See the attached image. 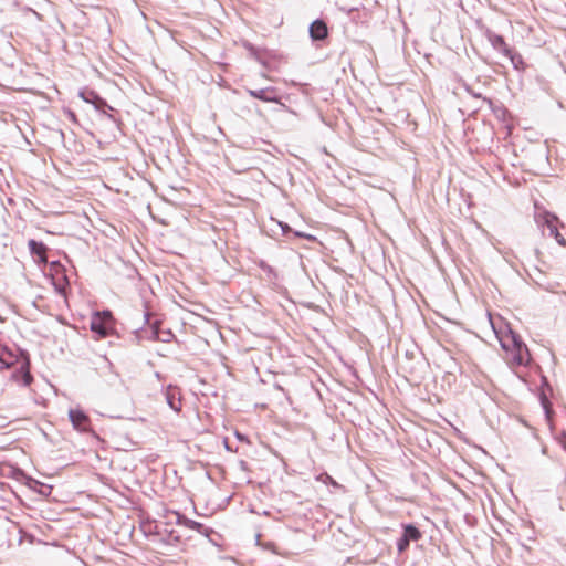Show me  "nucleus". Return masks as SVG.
<instances>
[{
	"label": "nucleus",
	"instance_id": "1",
	"mask_svg": "<svg viewBox=\"0 0 566 566\" xmlns=\"http://www.w3.org/2000/svg\"><path fill=\"white\" fill-rule=\"evenodd\" d=\"M499 340L505 352L512 353L511 365L523 366L528 363V348L517 333L509 329L504 335L499 337Z\"/></svg>",
	"mask_w": 566,
	"mask_h": 566
},
{
	"label": "nucleus",
	"instance_id": "2",
	"mask_svg": "<svg viewBox=\"0 0 566 566\" xmlns=\"http://www.w3.org/2000/svg\"><path fill=\"white\" fill-rule=\"evenodd\" d=\"M534 220L544 235L547 231V234L553 237L559 245L566 247V239L559 232V227H563V223L556 214L546 210H537Z\"/></svg>",
	"mask_w": 566,
	"mask_h": 566
},
{
	"label": "nucleus",
	"instance_id": "3",
	"mask_svg": "<svg viewBox=\"0 0 566 566\" xmlns=\"http://www.w3.org/2000/svg\"><path fill=\"white\" fill-rule=\"evenodd\" d=\"M91 331L99 338L107 337L113 332V316L109 311L97 312L91 319Z\"/></svg>",
	"mask_w": 566,
	"mask_h": 566
},
{
	"label": "nucleus",
	"instance_id": "4",
	"mask_svg": "<svg viewBox=\"0 0 566 566\" xmlns=\"http://www.w3.org/2000/svg\"><path fill=\"white\" fill-rule=\"evenodd\" d=\"M172 515L175 516V524L178 526H184L185 528L195 531L206 537H209L210 534L213 533L212 528L203 525L202 523L190 520L179 512H174Z\"/></svg>",
	"mask_w": 566,
	"mask_h": 566
},
{
	"label": "nucleus",
	"instance_id": "5",
	"mask_svg": "<svg viewBox=\"0 0 566 566\" xmlns=\"http://www.w3.org/2000/svg\"><path fill=\"white\" fill-rule=\"evenodd\" d=\"M69 418L73 428L81 432H88L91 430V419L81 409H70Z\"/></svg>",
	"mask_w": 566,
	"mask_h": 566
},
{
	"label": "nucleus",
	"instance_id": "6",
	"mask_svg": "<svg viewBox=\"0 0 566 566\" xmlns=\"http://www.w3.org/2000/svg\"><path fill=\"white\" fill-rule=\"evenodd\" d=\"M144 317H145V321L150 325L151 331H153V336L155 339L164 342V343H169L174 338V334L169 329L168 331L159 329V325H160L159 321L156 319L154 322H150V313L149 312H145Z\"/></svg>",
	"mask_w": 566,
	"mask_h": 566
},
{
	"label": "nucleus",
	"instance_id": "7",
	"mask_svg": "<svg viewBox=\"0 0 566 566\" xmlns=\"http://www.w3.org/2000/svg\"><path fill=\"white\" fill-rule=\"evenodd\" d=\"M12 379L21 382L23 386L28 387L33 381V377L30 373V363L25 360L21 364V366L13 373Z\"/></svg>",
	"mask_w": 566,
	"mask_h": 566
},
{
	"label": "nucleus",
	"instance_id": "8",
	"mask_svg": "<svg viewBox=\"0 0 566 566\" xmlns=\"http://www.w3.org/2000/svg\"><path fill=\"white\" fill-rule=\"evenodd\" d=\"M486 38L494 50L502 53L503 55L511 54V48L506 44L502 35H499L492 31H488Z\"/></svg>",
	"mask_w": 566,
	"mask_h": 566
},
{
	"label": "nucleus",
	"instance_id": "9",
	"mask_svg": "<svg viewBox=\"0 0 566 566\" xmlns=\"http://www.w3.org/2000/svg\"><path fill=\"white\" fill-rule=\"evenodd\" d=\"M327 35H328L327 25L323 20L317 19L311 23L310 36L312 38V40L321 41V40H324L325 38H327Z\"/></svg>",
	"mask_w": 566,
	"mask_h": 566
},
{
	"label": "nucleus",
	"instance_id": "10",
	"mask_svg": "<svg viewBox=\"0 0 566 566\" xmlns=\"http://www.w3.org/2000/svg\"><path fill=\"white\" fill-rule=\"evenodd\" d=\"M250 96L263 102H279L274 87H265L260 90H248Z\"/></svg>",
	"mask_w": 566,
	"mask_h": 566
},
{
	"label": "nucleus",
	"instance_id": "11",
	"mask_svg": "<svg viewBox=\"0 0 566 566\" xmlns=\"http://www.w3.org/2000/svg\"><path fill=\"white\" fill-rule=\"evenodd\" d=\"M165 396H166V401H167L168 406L174 411L178 412L181 410V399L179 396V391L176 387H172V386L167 387Z\"/></svg>",
	"mask_w": 566,
	"mask_h": 566
},
{
	"label": "nucleus",
	"instance_id": "12",
	"mask_svg": "<svg viewBox=\"0 0 566 566\" xmlns=\"http://www.w3.org/2000/svg\"><path fill=\"white\" fill-rule=\"evenodd\" d=\"M402 533L409 539V542H418L422 538V533L413 524H402Z\"/></svg>",
	"mask_w": 566,
	"mask_h": 566
},
{
	"label": "nucleus",
	"instance_id": "13",
	"mask_svg": "<svg viewBox=\"0 0 566 566\" xmlns=\"http://www.w3.org/2000/svg\"><path fill=\"white\" fill-rule=\"evenodd\" d=\"M30 253L38 256L44 254L48 251V247L43 242H39L34 239L28 241Z\"/></svg>",
	"mask_w": 566,
	"mask_h": 566
},
{
	"label": "nucleus",
	"instance_id": "14",
	"mask_svg": "<svg viewBox=\"0 0 566 566\" xmlns=\"http://www.w3.org/2000/svg\"><path fill=\"white\" fill-rule=\"evenodd\" d=\"M509 57L515 70H523L525 64L522 55L511 49V54H505Z\"/></svg>",
	"mask_w": 566,
	"mask_h": 566
},
{
	"label": "nucleus",
	"instance_id": "15",
	"mask_svg": "<svg viewBox=\"0 0 566 566\" xmlns=\"http://www.w3.org/2000/svg\"><path fill=\"white\" fill-rule=\"evenodd\" d=\"M93 105L96 109L102 111L103 113H105V108L113 111V107L108 105L107 102L101 96H94Z\"/></svg>",
	"mask_w": 566,
	"mask_h": 566
},
{
	"label": "nucleus",
	"instance_id": "16",
	"mask_svg": "<svg viewBox=\"0 0 566 566\" xmlns=\"http://www.w3.org/2000/svg\"><path fill=\"white\" fill-rule=\"evenodd\" d=\"M411 542L402 534L400 538L397 539V549L399 554L405 553Z\"/></svg>",
	"mask_w": 566,
	"mask_h": 566
},
{
	"label": "nucleus",
	"instance_id": "17",
	"mask_svg": "<svg viewBox=\"0 0 566 566\" xmlns=\"http://www.w3.org/2000/svg\"><path fill=\"white\" fill-rule=\"evenodd\" d=\"M80 96L86 102V103H94V96H99L94 91H84L80 93Z\"/></svg>",
	"mask_w": 566,
	"mask_h": 566
},
{
	"label": "nucleus",
	"instance_id": "18",
	"mask_svg": "<svg viewBox=\"0 0 566 566\" xmlns=\"http://www.w3.org/2000/svg\"><path fill=\"white\" fill-rule=\"evenodd\" d=\"M559 443L562 448L566 451V431H564L559 438Z\"/></svg>",
	"mask_w": 566,
	"mask_h": 566
},
{
	"label": "nucleus",
	"instance_id": "19",
	"mask_svg": "<svg viewBox=\"0 0 566 566\" xmlns=\"http://www.w3.org/2000/svg\"><path fill=\"white\" fill-rule=\"evenodd\" d=\"M55 290L60 294H65V286L61 284H55Z\"/></svg>",
	"mask_w": 566,
	"mask_h": 566
},
{
	"label": "nucleus",
	"instance_id": "20",
	"mask_svg": "<svg viewBox=\"0 0 566 566\" xmlns=\"http://www.w3.org/2000/svg\"><path fill=\"white\" fill-rule=\"evenodd\" d=\"M38 259H39V262H41V263L48 262L46 253L38 255Z\"/></svg>",
	"mask_w": 566,
	"mask_h": 566
},
{
	"label": "nucleus",
	"instance_id": "21",
	"mask_svg": "<svg viewBox=\"0 0 566 566\" xmlns=\"http://www.w3.org/2000/svg\"><path fill=\"white\" fill-rule=\"evenodd\" d=\"M281 227H282L283 232H286V231H289V230H290V228H289V226H287V224L283 226V224L281 223Z\"/></svg>",
	"mask_w": 566,
	"mask_h": 566
}]
</instances>
